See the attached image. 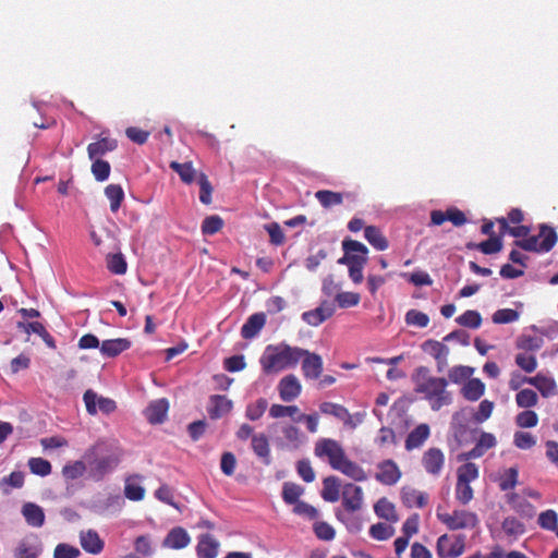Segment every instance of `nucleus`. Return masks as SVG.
Listing matches in <instances>:
<instances>
[{
  "label": "nucleus",
  "mask_w": 558,
  "mask_h": 558,
  "mask_svg": "<svg viewBox=\"0 0 558 558\" xmlns=\"http://www.w3.org/2000/svg\"><path fill=\"white\" fill-rule=\"evenodd\" d=\"M314 453L318 458H326L329 465L355 482H364L367 474L356 462L350 460L339 441L331 438H322L316 441Z\"/></svg>",
  "instance_id": "obj_1"
},
{
  "label": "nucleus",
  "mask_w": 558,
  "mask_h": 558,
  "mask_svg": "<svg viewBox=\"0 0 558 558\" xmlns=\"http://www.w3.org/2000/svg\"><path fill=\"white\" fill-rule=\"evenodd\" d=\"M414 390L423 395L434 411L451 403V395L446 390L448 381L444 377H435L426 366H418L412 374Z\"/></svg>",
  "instance_id": "obj_2"
},
{
  "label": "nucleus",
  "mask_w": 558,
  "mask_h": 558,
  "mask_svg": "<svg viewBox=\"0 0 558 558\" xmlns=\"http://www.w3.org/2000/svg\"><path fill=\"white\" fill-rule=\"evenodd\" d=\"M305 353V349L291 347L286 343L266 347L259 363L266 375L279 373L286 368L295 367Z\"/></svg>",
  "instance_id": "obj_3"
},
{
  "label": "nucleus",
  "mask_w": 558,
  "mask_h": 558,
  "mask_svg": "<svg viewBox=\"0 0 558 558\" xmlns=\"http://www.w3.org/2000/svg\"><path fill=\"white\" fill-rule=\"evenodd\" d=\"M530 231L531 229L527 226H517L509 229V234L514 238H523L515 240L514 245L521 250L534 253H547L558 241L555 229L547 225H541L538 234L527 238Z\"/></svg>",
  "instance_id": "obj_4"
},
{
  "label": "nucleus",
  "mask_w": 558,
  "mask_h": 558,
  "mask_svg": "<svg viewBox=\"0 0 558 558\" xmlns=\"http://www.w3.org/2000/svg\"><path fill=\"white\" fill-rule=\"evenodd\" d=\"M342 250L344 255L338 259V263L347 265L349 277L355 284H360L364 279L363 268L367 263L368 250L363 243L351 239L342 241Z\"/></svg>",
  "instance_id": "obj_5"
},
{
  "label": "nucleus",
  "mask_w": 558,
  "mask_h": 558,
  "mask_svg": "<svg viewBox=\"0 0 558 558\" xmlns=\"http://www.w3.org/2000/svg\"><path fill=\"white\" fill-rule=\"evenodd\" d=\"M89 466V476L95 481H101L112 472L120 463V454L108 452L104 442H97L86 452Z\"/></svg>",
  "instance_id": "obj_6"
},
{
  "label": "nucleus",
  "mask_w": 558,
  "mask_h": 558,
  "mask_svg": "<svg viewBox=\"0 0 558 558\" xmlns=\"http://www.w3.org/2000/svg\"><path fill=\"white\" fill-rule=\"evenodd\" d=\"M437 518L449 530L474 529L478 524L476 513L468 510H453L451 513H437Z\"/></svg>",
  "instance_id": "obj_7"
},
{
  "label": "nucleus",
  "mask_w": 558,
  "mask_h": 558,
  "mask_svg": "<svg viewBox=\"0 0 558 558\" xmlns=\"http://www.w3.org/2000/svg\"><path fill=\"white\" fill-rule=\"evenodd\" d=\"M83 400L86 411L90 415L97 414L98 409L106 414H110L117 409V404L112 399L98 397L92 389L84 392Z\"/></svg>",
  "instance_id": "obj_8"
},
{
  "label": "nucleus",
  "mask_w": 558,
  "mask_h": 558,
  "mask_svg": "<svg viewBox=\"0 0 558 558\" xmlns=\"http://www.w3.org/2000/svg\"><path fill=\"white\" fill-rule=\"evenodd\" d=\"M445 454L444 452L436 447H432L427 449L422 456V465L425 472L432 476L438 477L440 476L444 466H445Z\"/></svg>",
  "instance_id": "obj_9"
},
{
  "label": "nucleus",
  "mask_w": 558,
  "mask_h": 558,
  "mask_svg": "<svg viewBox=\"0 0 558 558\" xmlns=\"http://www.w3.org/2000/svg\"><path fill=\"white\" fill-rule=\"evenodd\" d=\"M363 506V490L354 484H345L342 490V507L345 512H356Z\"/></svg>",
  "instance_id": "obj_10"
},
{
  "label": "nucleus",
  "mask_w": 558,
  "mask_h": 558,
  "mask_svg": "<svg viewBox=\"0 0 558 558\" xmlns=\"http://www.w3.org/2000/svg\"><path fill=\"white\" fill-rule=\"evenodd\" d=\"M377 469L375 478L384 485H395L401 478L402 473L398 464L391 459L378 463Z\"/></svg>",
  "instance_id": "obj_11"
},
{
  "label": "nucleus",
  "mask_w": 558,
  "mask_h": 558,
  "mask_svg": "<svg viewBox=\"0 0 558 558\" xmlns=\"http://www.w3.org/2000/svg\"><path fill=\"white\" fill-rule=\"evenodd\" d=\"M280 399L284 402L295 400L302 392V386L293 374L282 377L278 384Z\"/></svg>",
  "instance_id": "obj_12"
},
{
  "label": "nucleus",
  "mask_w": 558,
  "mask_h": 558,
  "mask_svg": "<svg viewBox=\"0 0 558 558\" xmlns=\"http://www.w3.org/2000/svg\"><path fill=\"white\" fill-rule=\"evenodd\" d=\"M302 373L307 379H318L323 373V359L317 353L305 350L302 356Z\"/></svg>",
  "instance_id": "obj_13"
},
{
  "label": "nucleus",
  "mask_w": 558,
  "mask_h": 558,
  "mask_svg": "<svg viewBox=\"0 0 558 558\" xmlns=\"http://www.w3.org/2000/svg\"><path fill=\"white\" fill-rule=\"evenodd\" d=\"M232 408L233 402L226 396L213 395L209 397L207 412L211 420H218L230 413Z\"/></svg>",
  "instance_id": "obj_14"
},
{
  "label": "nucleus",
  "mask_w": 558,
  "mask_h": 558,
  "mask_svg": "<svg viewBox=\"0 0 558 558\" xmlns=\"http://www.w3.org/2000/svg\"><path fill=\"white\" fill-rule=\"evenodd\" d=\"M16 328L19 330L24 331L28 336L31 333L38 335L50 349L57 348L54 338L47 331L46 327L39 322H17Z\"/></svg>",
  "instance_id": "obj_15"
},
{
  "label": "nucleus",
  "mask_w": 558,
  "mask_h": 558,
  "mask_svg": "<svg viewBox=\"0 0 558 558\" xmlns=\"http://www.w3.org/2000/svg\"><path fill=\"white\" fill-rule=\"evenodd\" d=\"M421 348L437 361L438 371L440 372L447 364L448 347L437 340L428 339L422 343Z\"/></svg>",
  "instance_id": "obj_16"
},
{
  "label": "nucleus",
  "mask_w": 558,
  "mask_h": 558,
  "mask_svg": "<svg viewBox=\"0 0 558 558\" xmlns=\"http://www.w3.org/2000/svg\"><path fill=\"white\" fill-rule=\"evenodd\" d=\"M430 436L429 425L426 423L418 424L407 436L404 447L408 451L421 448Z\"/></svg>",
  "instance_id": "obj_17"
},
{
  "label": "nucleus",
  "mask_w": 558,
  "mask_h": 558,
  "mask_svg": "<svg viewBox=\"0 0 558 558\" xmlns=\"http://www.w3.org/2000/svg\"><path fill=\"white\" fill-rule=\"evenodd\" d=\"M169 410V402L166 398L151 401L145 410V417L150 424L162 423Z\"/></svg>",
  "instance_id": "obj_18"
},
{
  "label": "nucleus",
  "mask_w": 558,
  "mask_h": 558,
  "mask_svg": "<svg viewBox=\"0 0 558 558\" xmlns=\"http://www.w3.org/2000/svg\"><path fill=\"white\" fill-rule=\"evenodd\" d=\"M80 544L82 548L92 555L100 554L105 543L95 530L82 531L80 533Z\"/></svg>",
  "instance_id": "obj_19"
},
{
  "label": "nucleus",
  "mask_w": 558,
  "mask_h": 558,
  "mask_svg": "<svg viewBox=\"0 0 558 558\" xmlns=\"http://www.w3.org/2000/svg\"><path fill=\"white\" fill-rule=\"evenodd\" d=\"M319 410L322 413L327 415H332L336 418L342 421L344 425L354 428L356 424L352 420V415L349 413L348 409L342 404L333 403V402H323L319 405Z\"/></svg>",
  "instance_id": "obj_20"
},
{
  "label": "nucleus",
  "mask_w": 558,
  "mask_h": 558,
  "mask_svg": "<svg viewBox=\"0 0 558 558\" xmlns=\"http://www.w3.org/2000/svg\"><path fill=\"white\" fill-rule=\"evenodd\" d=\"M190 542L191 537L183 527L177 526L170 530L165 537L162 545L171 549H182L186 547Z\"/></svg>",
  "instance_id": "obj_21"
},
{
  "label": "nucleus",
  "mask_w": 558,
  "mask_h": 558,
  "mask_svg": "<svg viewBox=\"0 0 558 558\" xmlns=\"http://www.w3.org/2000/svg\"><path fill=\"white\" fill-rule=\"evenodd\" d=\"M219 543L210 534H203L198 538L196 554L198 558H216L218 555Z\"/></svg>",
  "instance_id": "obj_22"
},
{
  "label": "nucleus",
  "mask_w": 558,
  "mask_h": 558,
  "mask_svg": "<svg viewBox=\"0 0 558 558\" xmlns=\"http://www.w3.org/2000/svg\"><path fill=\"white\" fill-rule=\"evenodd\" d=\"M131 341L126 338L104 340L100 344V352L104 356L116 357L131 348Z\"/></svg>",
  "instance_id": "obj_23"
},
{
  "label": "nucleus",
  "mask_w": 558,
  "mask_h": 558,
  "mask_svg": "<svg viewBox=\"0 0 558 558\" xmlns=\"http://www.w3.org/2000/svg\"><path fill=\"white\" fill-rule=\"evenodd\" d=\"M118 146L114 138L101 137L87 146L89 159H100L101 156L109 151H113Z\"/></svg>",
  "instance_id": "obj_24"
},
{
  "label": "nucleus",
  "mask_w": 558,
  "mask_h": 558,
  "mask_svg": "<svg viewBox=\"0 0 558 558\" xmlns=\"http://www.w3.org/2000/svg\"><path fill=\"white\" fill-rule=\"evenodd\" d=\"M22 514L28 525L41 527L45 523V512L41 507L33 502H26L22 507Z\"/></svg>",
  "instance_id": "obj_25"
},
{
  "label": "nucleus",
  "mask_w": 558,
  "mask_h": 558,
  "mask_svg": "<svg viewBox=\"0 0 558 558\" xmlns=\"http://www.w3.org/2000/svg\"><path fill=\"white\" fill-rule=\"evenodd\" d=\"M266 315L264 313H255L251 315L241 328V336L244 339L254 338L264 327Z\"/></svg>",
  "instance_id": "obj_26"
},
{
  "label": "nucleus",
  "mask_w": 558,
  "mask_h": 558,
  "mask_svg": "<svg viewBox=\"0 0 558 558\" xmlns=\"http://www.w3.org/2000/svg\"><path fill=\"white\" fill-rule=\"evenodd\" d=\"M374 511L378 518L385 519L390 523H397L399 521L395 505L386 497H381L377 500L374 505Z\"/></svg>",
  "instance_id": "obj_27"
},
{
  "label": "nucleus",
  "mask_w": 558,
  "mask_h": 558,
  "mask_svg": "<svg viewBox=\"0 0 558 558\" xmlns=\"http://www.w3.org/2000/svg\"><path fill=\"white\" fill-rule=\"evenodd\" d=\"M523 380H526L530 385L537 388L543 397H549L556 393L557 385L554 378L537 374L534 377L524 378Z\"/></svg>",
  "instance_id": "obj_28"
},
{
  "label": "nucleus",
  "mask_w": 558,
  "mask_h": 558,
  "mask_svg": "<svg viewBox=\"0 0 558 558\" xmlns=\"http://www.w3.org/2000/svg\"><path fill=\"white\" fill-rule=\"evenodd\" d=\"M364 236L367 242L377 251H385L389 246L387 238L383 234L380 229L375 226L365 227Z\"/></svg>",
  "instance_id": "obj_29"
},
{
  "label": "nucleus",
  "mask_w": 558,
  "mask_h": 558,
  "mask_svg": "<svg viewBox=\"0 0 558 558\" xmlns=\"http://www.w3.org/2000/svg\"><path fill=\"white\" fill-rule=\"evenodd\" d=\"M322 497L325 501L336 502L340 498V482L339 478L331 475L323 481Z\"/></svg>",
  "instance_id": "obj_30"
},
{
  "label": "nucleus",
  "mask_w": 558,
  "mask_h": 558,
  "mask_svg": "<svg viewBox=\"0 0 558 558\" xmlns=\"http://www.w3.org/2000/svg\"><path fill=\"white\" fill-rule=\"evenodd\" d=\"M401 499L402 502L409 508H423L427 505V496L424 493L418 492L414 488H402Z\"/></svg>",
  "instance_id": "obj_31"
},
{
  "label": "nucleus",
  "mask_w": 558,
  "mask_h": 558,
  "mask_svg": "<svg viewBox=\"0 0 558 558\" xmlns=\"http://www.w3.org/2000/svg\"><path fill=\"white\" fill-rule=\"evenodd\" d=\"M485 392V385L478 378L469 379L461 389L462 396L469 401H477Z\"/></svg>",
  "instance_id": "obj_32"
},
{
  "label": "nucleus",
  "mask_w": 558,
  "mask_h": 558,
  "mask_svg": "<svg viewBox=\"0 0 558 558\" xmlns=\"http://www.w3.org/2000/svg\"><path fill=\"white\" fill-rule=\"evenodd\" d=\"M252 449L257 457L264 460L265 464L270 463L269 441L265 434H257L252 437Z\"/></svg>",
  "instance_id": "obj_33"
},
{
  "label": "nucleus",
  "mask_w": 558,
  "mask_h": 558,
  "mask_svg": "<svg viewBox=\"0 0 558 558\" xmlns=\"http://www.w3.org/2000/svg\"><path fill=\"white\" fill-rule=\"evenodd\" d=\"M170 168L177 172L180 177V179L186 183L191 184L195 181V179L198 177L196 173V170L193 168L192 162H178V161H171Z\"/></svg>",
  "instance_id": "obj_34"
},
{
  "label": "nucleus",
  "mask_w": 558,
  "mask_h": 558,
  "mask_svg": "<svg viewBox=\"0 0 558 558\" xmlns=\"http://www.w3.org/2000/svg\"><path fill=\"white\" fill-rule=\"evenodd\" d=\"M105 195L110 201V210L117 213L124 199V191L120 184H109L105 187Z\"/></svg>",
  "instance_id": "obj_35"
},
{
  "label": "nucleus",
  "mask_w": 558,
  "mask_h": 558,
  "mask_svg": "<svg viewBox=\"0 0 558 558\" xmlns=\"http://www.w3.org/2000/svg\"><path fill=\"white\" fill-rule=\"evenodd\" d=\"M315 197L324 208H330L332 206L340 205L343 202L342 193L329 190L317 191L315 193Z\"/></svg>",
  "instance_id": "obj_36"
},
{
  "label": "nucleus",
  "mask_w": 558,
  "mask_h": 558,
  "mask_svg": "<svg viewBox=\"0 0 558 558\" xmlns=\"http://www.w3.org/2000/svg\"><path fill=\"white\" fill-rule=\"evenodd\" d=\"M437 553L444 558L458 557L462 553V546L457 548L447 535H441L437 541Z\"/></svg>",
  "instance_id": "obj_37"
},
{
  "label": "nucleus",
  "mask_w": 558,
  "mask_h": 558,
  "mask_svg": "<svg viewBox=\"0 0 558 558\" xmlns=\"http://www.w3.org/2000/svg\"><path fill=\"white\" fill-rule=\"evenodd\" d=\"M354 512H345L341 509H337L335 514L336 518L342 522L349 532L357 533L362 530V520L357 515H353Z\"/></svg>",
  "instance_id": "obj_38"
},
{
  "label": "nucleus",
  "mask_w": 558,
  "mask_h": 558,
  "mask_svg": "<svg viewBox=\"0 0 558 558\" xmlns=\"http://www.w3.org/2000/svg\"><path fill=\"white\" fill-rule=\"evenodd\" d=\"M40 548L36 541L23 539L15 549V558H38Z\"/></svg>",
  "instance_id": "obj_39"
},
{
  "label": "nucleus",
  "mask_w": 558,
  "mask_h": 558,
  "mask_svg": "<svg viewBox=\"0 0 558 558\" xmlns=\"http://www.w3.org/2000/svg\"><path fill=\"white\" fill-rule=\"evenodd\" d=\"M301 414L300 409L296 405H283V404H272L269 408V415L272 418H281L289 416L293 422L296 423V416Z\"/></svg>",
  "instance_id": "obj_40"
},
{
  "label": "nucleus",
  "mask_w": 558,
  "mask_h": 558,
  "mask_svg": "<svg viewBox=\"0 0 558 558\" xmlns=\"http://www.w3.org/2000/svg\"><path fill=\"white\" fill-rule=\"evenodd\" d=\"M519 470L515 466L507 469L498 478V486L502 492L513 489L518 484Z\"/></svg>",
  "instance_id": "obj_41"
},
{
  "label": "nucleus",
  "mask_w": 558,
  "mask_h": 558,
  "mask_svg": "<svg viewBox=\"0 0 558 558\" xmlns=\"http://www.w3.org/2000/svg\"><path fill=\"white\" fill-rule=\"evenodd\" d=\"M304 488L295 483L286 482L282 486V499L288 505L296 504Z\"/></svg>",
  "instance_id": "obj_42"
},
{
  "label": "nucleus",
  "mask_w": 558,
  "mask_h": 558,
  "mask_svg": "<svg viewBox=\"0 0 558 558\" xmlns=\"http://www.w3.org/2000/svg\"><path fill=\"white\" fill-rule=\"evenodd\" d=\"M456 322L463 327L477 329L482 325V316L477 311L468 310L456 318Z\"/></svg>",
  "instance_id": "obj_43"
},
{
  "label": "nucleus",
  "mask_w": 558,
  "mask_h": 558,
  "mask_svg": "<svg viewBox=\"0 0 558 558\" xmlns=\"http://www.w3.org/2000/svg\"><path fill=\"white\" fill-rule=\"evenodd\" d=\"M480 475L478 468L473 462H466L457 470V481L471 483Z\"/></svg>",
  "instance_id": "obj_44"
},
{
  "label": "nucleus",
  "mask_w": 558,
  "mask_h": 558,
  "mask_svg": "<svg viewBox=\"0 0 558 558\" xmlns=\"http://www.w3.org/2000/svg\"><path fill=\"white\" fill-rule=\"evenodd\" d=\"M395 534V527L387 523H376L369 527V535L376 541H387Z\"/></svg>",
  "instance_id": "obj_45"
},
{
  "label": "nucleus",
  "mask_w": 558,
  "mask_h": 558,
  "mask_svg": "<svg viewBox=\"0 0 558 558\" xmlns=\"http://www.w3.org/2000/svg\"><path fill=\"white\" fill-rule=\"evenodd\" d=\"M374 442L379 448H387L397 444V436L392 428L383 426L377 436L374 439Z\"/></svg>",
  "instance_id": "obj_46"
},
{
  "label": "nucleus",
  "mask_w": 558,
  "mask_h": 558,
  "mask_svg": "<svg viewBox=\"0 0 558 558\" xmlns=\"http://www.w3.org/2000/svg\"><path fill=\"white\" fill-rule=\"evenodd\" d=\"M519 318H520V313L517 310H512V308L497 310L492 316L493 323L497 324V325L514 323Z\"/></svg>",
  "instance_id": "obj_47"
},
{
  "label": "nucleus",
  "mask_w": 558,
  "mask_h": 558,
  "mask_svg": "<svg viewBox=\"0 0 558 558\" xmlns=\"http://www.w3.org/2000/svg\"><path fill=\"white\" fill-rule=\"evenodd\" d=\"M267 407V400L265 398H259L254 403H250L246 407L245 416L251 421H257L264 415Z\"/></svg>",
  "instance_id": "obj_48"
},
{
  "label": "nucleus",
  "mask_w": 558,
  "mask_h": 558,
  "mask_svg": "<svg viewBox=\"0 0 558 558\" xmlns=\"http://www.w3.org/2000/svg\"><path fill=\"white\" fill-rule=\"evenodd\" d=\"M92 160H93V163H92L90 170H92V173L95 177V179L99 182L106 181L110 175V171H111L110 163L102 159H92Z\"/></svg>",
  "instance_id": "obj_49"
},
{
  "label": "nucleus",
  "mask_w": 558,
  "mask_h": 558,
  "mask_svg": "<svg viewBox=\"0 0 558 558\" xmlns=\"http://www.w3.org/2000/svg\"><path fill=\"white\" fill-rule=\"evenodd\" d=\"M473 246L481 251L483 254L490 255L502 250V241L499 236H490L486 241H483L478 244H473Z\"/></svg>",
  "instance_id": "obj_50"
},
{
  "label": "nucleus",
  "mask_w": 558,
  "mask_h": 558,
  "mask_svg": "<svg viewBox=\"0 0 558 558\" xmlns=\"http://www.w3.org/2000/svg\"><path fill=\"white\" fill-rule=\"evenodd\" d=\"M313 531L318 539L332 541L336 537L335 529L325 521H316L313 524Z\"/></svg>",
  "instance_id": "obj_51"
},
{
  "label": "nucleus",
  "mask_w": 558,
  "mask_h": 558,
  "mask_svg": "<svg viewBox=\"0 0 558 558\" xmlns=\"http://www.w3.org/2000/svg\"><path fill=\"white\" fill-rule=\"evenodd\" d=\"M223 227V220L217 215L206 217L202 222V233L213 235L219 232Z\"/></svg>",
  "instance_id": "obj_52"
},
{
  "label": "nucleus",
  "mask_w": 558,
  "mask_h": 558,
  "mask_svg": "<svg viewBox=\"0 0 558 558\" xmlns=\"http://www.w3.org/2000/svg\"><path fill=\"white\" fill-rule=\"evenodd\" d=\"M126 262L121 253L112 254L107 257V268L110 272L123 275L126 272Z\"/></svg>",
  "instance_id": "obj_53"
},
{
  "label": "nucleus",
  "mask_w": 558,
  "mask_h": 558,
  "mask_svg": "<svg viewBox=\"0 0 558 558\" xmlns=\"http://www.w3.org/2000/svg\"><path fill=\"white\" fill-rule=\"evenodd\" d=\"M537 523L544 530L555 531L558 523V514L553 509L545 510L539 513Z\"/></svg>",
  "instance_id": "obj_54"
},
{
  "label": "nucleus",
  "mask_w": 558,
  "mask_h": 558,
  "mask_svg": "<svg viewBox=\"0 0 558 558\" xmlns=\"http://www.w3.org/2000/svg\"><path fill=\"white\" fill-rule=\"evenodd\" d=\"M513 444L521 450H529L536 445V437L529 432H515Z\"/></svg>",
  "instance_id": "obj_55"
},
{
  "label": "nucleus",
  "mask_w": 558,
  "mask_h": 558,
  "mask_svg": "<svg viewBox=\"0 0 558 558\" xmlns=\"http://www.w3.org/2000/svg\"><path fill=\"white\" fill-rule=\"evenodd\" d=\"M28 466L33 474L39 476H47L51 473V464L48 460L43 458H31Z\"/></svg>",
  "instance_id": "obj_56"
},
{
  "label": "nucleus",
  "mask_w": 558,
  "mask_h": 558,
  "mask_svg": "<svg viewBox=\"0 0 558 558\" xmlns=\"http://www.w3.org/2000/svg\"><path fill=\"white\" fill-rule=\"evenodd\" d=\"M197 181L199 184V201L205 204L209 205L211 203V194H213V186L211 183L208 180V177L201 172L197 177Z\"/></svg>",
  "instance_id": "obj_57"
},
{
  "label": "nucleus",
  "mask_w": 558,
  "mask_h": 558,
  "mask_svg": "<svg viewBox=\"0 0 558 558\" xmlns=\"http://www.w3.org/2000/svg\"><path fill=\"white\" fill-rule=\"evenodd\" d=\"M405 323L410 326L425 328L429 324V317L421 311L410 310L405 314Z\"/></svg>",
  "instance_id": "obj_58"
},
{
  "label": "nucleus",
  "mask_w": 558,
  "mask_h": 558,
  "mask_svg": "<svg viewBox=\"0 0 558 558\" xmlns=\"http://www.w3.org/2000/svg\"><path fill=\"white\" fill-rule=\"evenodd\" d=\"M537 395L532 389H522L515 396V402L520 408H532L537 403Z\"/></svg>",
  "instance_id": "obj_59"
},
{
  "label": "nucleus",
  "mask_w": 558,
  "mask_h": 558,
  "mask_svg": "<svg viewBox=\"0 0 558 558\" xmlns=\"http://www.w3.org/2000/svg\"><path fill=\"white\" fill-rule=\"evenodd\" d=\"M473 488L471 483L457 481L456 484V499L462 504L468 505L473 499Z\"/></svg>",
  "instance_id": "obj_60"
},
{
  "label": "nucleus",
  "mask_w": 558,
  "mask_h": 558,
  "mask_svg": "<svg viewBox=\"0 0 558 558\" xmlns=\"http://www.w3.org/2000/svg\"><path fill=\"white\" fill-rule=\"evenodd\" d=\"M538 423V415L532 410L520 412L515 416V424L521 428H532Z\"/></svg>",
  "instance_id": "obj_61"
},
{
  "label": "nucleus",
  "mask_w": 558,
  "mask_h": 558,
  "mask_svg": "<svg viewBox=\"0 0 558 558\" xmlns=\"http://www.w3.org/2000/svg\"><path fill=\"white\" fill-rule=\"evenodd\" d=\"M86 471V465L82 461H75L71 464H66L62 469V475L66 480H76L83 476Z\"/></svg>",
  "instance_id": "obj_62"
},
{
  "label": "nucleus",
  "mask_w": 558,
  "mask_h": 558,
  "mask_svg": "<svg viewBox=\"0 0 558 558\" xmlns=\"http://www.w3.org/2000/svg\"><path fill=\"white\" fill-rule=\"evenodd\" d=\"M473 368L469 366H454L449 371V379L454 384H460L471 377Z\"/></svg>",
  "instance_id": "obj_63"
},
{
  "label": "nucleus",
  "mask_w": 558,
  "mask_h": 558,
  "mask_svg": "<svg viewBox=\"0 0 558 558\" xmlns=\"http://www.w3.org/2000/svg\"><path fill=\"white\" fill-rule=\"evenodd\" d=\"M80 554L81 553L78 548L65 543H61L56 546L53 558H77Z\"/></svg>",
  "instance_id": "obj_64"
}]
</instances>
